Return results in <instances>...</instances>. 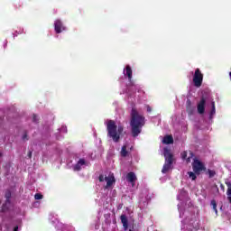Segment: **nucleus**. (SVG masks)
Listing matches in <instances>:
<instances>
[{
    "instance_id": "1",
    "label": "nucleus",
    "mask_w": 231,
    "mask_h": 231,
    "mask_svg": "<svg viewBox=\"0 0 231 231\" xmlns=\"http://www.w3.org/2000/svg\"><path fill=\"white\" fill-rule=\"evenodd\" d=\"M145 125V116L140 115L136 108H132L131 111V119H130V127L131 134L133 138L138 137L142 134V129Z\"/></svg>"
},
{
    "instance_id": "25",
    "label": "nucleus",
    "mask_w": 231,
    "mask_h": 231,
    "mask_svg": "<svg viewBox=\"0 0 231 231\" xmlns=\"http://www.w3.org/2000/svg\"><path fill=\"white\" fill-rule=\"evenodd\" d=\"M81 166L79 165V163L78 162L75 166H74V171H80Z\"/></svg>"
},
{
    "instance_id": "17",
    "label": "nucleus",
    "mask_w": 231,
    "mask_h": 231,
    "mask_svg": "<svg viewBox=\"0 0 231 231\" xmlns=\"http://www.w3.org/2000/svg\"><path fill=\"white\" fill-rule=\"evenodd\" d=\"M10 205H12V202L10 200H5L2 206V212H6L8 208H10Z\"/></svg>"
},
{
    "instance_id": "31",
    "label": "nucleus",
    "mask_w": 231,
    "mask_h": 231,
    "mask_svg": "<svg viewBox=\"0 0 231 231\" xmlns=\"http://www.w3.org/2000/svg\"><path fill=\"white\" fill-rule=\"evenodd\" d=\"M129 231H133L132 229H130Z\"/></svg>"
},
{
    "instance_id": "29",
    "label": "nucleus",
    "mask_w": 231,
    "mask_h": 231,
    "mask_svg": "<svg viewBox=\"0 0 231 231\" xmlns=\"http://www.w3.org/2000/svg\"><path fill=\"white\" fill-rule=\"evenodd\" d=\"M13 231H19V226H14Z\"/></svg>"
},
{
    "instance_id": "19",
    "label": "nucleus",
    "mask_w": 231,
    "mask_h": 231,
    "mask_svg": "<svg viewBox=\"0 0 231 231\" xmlns=\"http://www.w3.org/2000/svg\"><path fill=\"white\" fill-rule=\"evenodd\" d=\"M196 175H197L196 172H193V171L188 172V176L189 178H190V180H192V181L196 180V178H198Z\"/></svg>"
},
{
    "instance_id": "18",
    "label": "nucleus",
    "mask_w": 231,
    "mask_h": 231,
    "mask_svg": "<svg viewBox=\"0 0 231 231\" xmlns=\"http://www.w3.org/2000/svg\"><path fill=\"white\" fill-rule=\"evenodd\" d=\"M5 201H10L12 198V191H10L9 189H6L5 193Z\"/></svg>"
},
{
    "instance_id": "28",
    "label": "nucleus",
    "mask_w": 231,
    "mask_h": 231,
    "mask_svg": "<svg viewBox=\"0 0 231 231\" xmlns=\"http://www.w3.org/2000/svg\"><path fill=\"white\" fill-rule=\"evenodd\" d=\"M98 180H99L100 182H102V181H104V180H106V178H104V175L101 174V175H99Z\"/></svg>"
},
{
    "instance_id": "7",
    "label": "nucleus",
    "mask_w": 231,
    "mask_h": 231,
    "mask_svg": "<svg viewBox=\"0 0 231 231\" xmlns=\"http://www.w3.org/2000/svg\"><path fill=\"white\" fill-rule=\"evenodd\" d=\"M54 30L56 33H62V32H65L66 26H64V23H62V21L56 20L54 22Z\"/></svg>"
},
{
    "instance_id": "8",
    "label": "nucleus",
    "mask_w": 231,
    "mask_h": 231,
    "mask_svg": "<svg viewBox=\"0 0 231 231\" xmlns=\"http://www.w3.org/2000/svg\"><path fill=\"white\" fill-rule=\"evenodd\" d=\"M133 151V146L130 147L129 150H127V144H124L121 148V157L122 158H127V156H129V154H131V152Z\"/></svg>"
},
{
    "instance_id": "14",
    "label": "nucleus",
    "mask_w": 231,
    "mask_h": 231,
    "mask_svg": "<svg viewBox=\"0 0 231 231\" xmlns=\"http://www.w3.org/2000/svg\"><path fill=\"white\" fill-rule=\"evenodd\" d=\"M125 71H126L125 75L128 77V79L132 80V79H133V69H131V66L126 65Z\"/></svg>"
},
{
    "instance_id": "23",
    "label": "nucleus",
    "mask_w": 231,
    "mask_h": 231,
    "mask_svg": "<svg viewBox=\"0 0 231 231\" xmlns=\"http://www.w3.org/2000/svg\"><path fill=\"white\" fill-rule=\"evenodd\" d=\"M78 163L82 167V165H86V160H84V159H79V161L78 162Z\"/></svg>"
},
{
    "instance_id": "16",
    "label": "nucleus",
    "mask_w": 231,
    "mask_h": 231,
    "mask_svg": "<svg viewBox=\"0 0 231 231\" xmlns=\"http://www.w3.org/2000/svg\"><path fill=\"white\" fill-rule=\"evenodd\" d=\"M171 167H172V164H169L168 162H165L162 170V174H167L168 171H171Z\"/></svg>"
},
{
    "instance_id": "30",
    "label": "nucleus",
    "mask_w": 231,
    "mask_h": 231,
    "mask_svg": "<svg viewBox=\"0 0 231 231\" xmlns=\"http://www.w3.org/2000/svg\"><path fill=\"white\" fill-rule=\"evenodd\" d=\"M28 158H32V151H30L27 154Z\"/></svg>"
},
{
    "instance_id": "27",
    "label": "nucleus",
    "mask_w": 231,
    "mask_h": 231,
    "mask_svg": "<svg viewBox=\"0 0 231 231\" xmlns=\"http://www.w3.org/2000/svg\"><path fill=\"white\" fill-rule=\"evenodd\" d=\"M23 140H28V134L25 132L22 137Z\"/></svg>"
},
{
    "instance_id": "4",
    "label": "nucleus",
    "mask_w": 231,
    "mask_h": 231,
    "mask_svg": "<svg viewBox=\"0 0 231 231\" xmlns=\"http://www.w3.org/2000/svg\"><path fill=\"white\" fill-rule=\"evenodd\" d=\"M193 84L196 88H201V84H203V73L199 69H196L194 76H193Z\"/></svg>"
},
{
    "instance_id": "6",
    "label": "nucleus",
    "mask_w": 231,
    "mask_h": 231,
    "mask_svg": "<svg viewBox=\"0 0 231 231\" xmlns=\"http://www.w3.org/2000/svg\"><path fill=\"white\" fill-rule=\"evenodd\" d=\"M164 158H165V163H169L170 165H172L174 162V155L171 152V150L168 148H164Z\"/></svg>"
},
{
    "instance_id": "13",
    "label": "nucleus",
    "mask_w": 231,
    "mask_h": 231,
    "mask_svg": "<svg viewBox=\"0 0 231 231\" xmlns=\"http://www.w3.org/2000/svg\"><path fill=\"white\" fill-rule=\"evenodd\" d=\"M189 155H190V157H188V158H187V152H183L181 153V158H182V160H186V161H187V163H190V159L193 158L194 152H189Z\"/></svg>"
},
{
    "instance_id": "20",
    "label": "nucleus",
    "mask_w": 231,
    "mask_h": 231,
    "mask_svg": "<svg viewBox=\"0 0 231 231\" xmlns=\"http://www.w3.org/2000/svg\"><path fill=\"white\" fill-rule=\"evenodd\" d=\"M211 206L213 207V210L217 214V204L216 203V200H211Z\"/></svg>"
},
{
    "instance_id": "15",
    "label": "nucleus",
    "mask_w": 231,
    "mask_h": 231,
    "mask_svg": "<svg viewBox=\"0 0 231 231\" xmlns=\"http://www.w3.org/2000/svg\"><path fill=\"white\" fill-rule=\"evenodd\" d=\"M215 115H216V102L213 101L211 103V111L209 113V120H212Z\"/></svg>"
},
{
    "instance_id": "26",
    "label": "nucleus",
    "mask_w": 231,
    "mask_h": 231,
    "mask_svg": "<svg viewBox=\"0 0 231 231\" xmlns=\"http://www.w3.org/2000/svg\"><path fill=\"white\" fill-rule=\"evenodd\" d=\"M146 111H147V113L152 112V108L151 107V106H149V105L146 106Z\"/></svg>"
},
{
    "instance_id": "2",
    "label": "nucleus",
    "mask_w": 231,
    "mask_h": 231,
    "mask_svg": "<svg viewBox=\"0 0 231 231\" xmlns=\"http://www.w3.org/2000/svg\"><path fill=\"white\" fill-rule=\"evenodd\" d=\"M106 131L108 138H111L115 143H118V142H120V136H122V133H124V125H119L117 126L116 122L108 120L106 122Z\"/></svg>"
},
{
    "instance_id": "10",
    "label": "nucleus",
    "mask_w": 231,
    "mask_h": 231,
    "mask_svg": "<svg viewBox=\"0 0 231 231\" xmlns=\"http://www.w3.org/2000/svg\"><path fill=\"white\" fill-rule=\"evenodd\" d=\"M126 180L127 181H129V183H132V185H134L137 178H136V174H134V172L130 171L127 173L126 175Z\"/></svg>"
},
{
    "instance_id": "21",
    "label": "nucleus",
    "mask_w": 231,
    "mask_h": 231,
    "mask_svg": "<svg viewBox=\"0 0 231 231\" xmlns=\"http://www.w3.org/2000/svg\"><path fill=\"white\" fill-rule=\"evenodd\" d=\"M42 198H44V196L41 193H36L34 195V199H42Z\"/></svg>"
},
{
    "instance_id": "24",
    "label": "nucleus",
    "mask_w": 231,
    "mask_h": 231,
    "mask_svg": "<svg viewBox=\"0 0 231 231\" xmlns=\"http://www.w3.org/2000/svg\"><path fill=\"white\" fill-rule=\"evenodd\" d=\"M32 122H34L35 124H37V122H39V118L37 117V115L33 114L32 116Z\"/></svg>"
},
{
    "instance_id": "3",
    "label": "nucleus",
    "mask_w": 231,
    "mask_h": 231,
    "mask_svg": "<svg viewBox=\"0 0 231 231\" xmlns=\"http://www.w3.org/2000/svg\"><path fill=\"white\" fill-rule=\"evenodd\" d=\"M192 169H193V172H195L197 176H199V174H201L203 171H207V167H205V164L198 159L193 160Z\"/></svg>"
},
{
    "instance_id": "11",
    "label": "nucleus",
    "mask_w": 231,
    "mask_h": 231,
    "mask_svg": "<svg viewBox=\"0 0 231 231\" xmlns=\"http://www.w3.org/2000/svg\"><path fill=\"white\" fill-rule=\"evenodd\" d=\"M120 219L125 230H127L129 228V219H127V216L121 215Z\"/></svg>"
},
{
    "instance_id": "5",
    "label": "nucleus",
    "mask_w": 231,
    "mask_h": 231,
    "mask_svg": "<svg viewBox=\"0 0 231 231\" xmlns=\"http://www.w3.org/2000/svg\"><path fill=\"white\" fill-rule=\"evenodd\" d=\"M207 104V97L202 96L200 97V101L197 105V111L199 115H204L205 114V106Z\"/></svg>"
},
{
    "instance_id": "9",
    "label": "nucleus",
    "mask_w": 231,
    "mask_h": 231,
    "mask_svg": "<svg viewBox=\"0 0 231 231\" xmlns=\"http://www.w3.org/2000/svg\"><path fill=\"white\" fill-rule=\"evenodd\" d=\"M105 180L106 181V186L105 189H109V187L113 186V183H116V180L115 179V175H109L108 177H105Z\"/></svg>"
},
{
    "instance_id": "22",
    "label": "nucleus",
    "mask_w": 231,
    "mask_h": 231,
    "mask_svg": "<svg viewBox=\"0 0 231 231\" xmlns=\"http://www.w3.org/2000/svg\"><path fill=\"white\" fill-rule=\"evenodd\" d=\"M208 173L209 175V178H214V176H216V171H214L212 170H208Z\"/></svg>"
},
{
    "instance_id": "12",
    "label": "nucleus",
    "mask_w": 231,
    "mask_h": 231,
    "mask_svg": "<svg viewBox=\"0 0 231 231\" xmlns=\"http://www.w3.org/2000/svg\"><path fill=\"white\" fill-rule=\"evenodd\" d=\"M162 143L166 145H171V143H174V138L172 137V135H166L164 136Z\"/></svg>"
},
{
    "instance_id": "32",
    "label": "nucleus",
    "mask_w": 231,
    "mask_h": 231,
    "mask_svg": "<svg viewBox=\"0 0 231 231\" xmlns=\"http://www.w3.org/2000/svg\"><path fill=\"white\" fill-rule=\"evenodd\" d=\"M0 158H1V153H0Z\"/></svg>"
}]
</instances>
